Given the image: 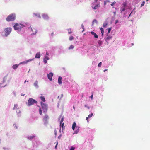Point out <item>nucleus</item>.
Wrapping results in <instances>:
<instances>
[{"label": "nucleus", "instance_id": "1", "mask_svg": "<svg viewBox=\"0 0 150 150\" xmlns=\"http://www.w3.org/2000/svg\"><path fill=\"white\" fill-rule=\"evenodd\" d=\"M16 16L15 14H11L8 15L6 18V20L8 22L13 21L15 19Z\"/></svg>", "mask_w": 150, "mask_h": 150}, {"label": "nucleus", "instance_id": "2", "mask_svg": "<svg viewBox=\"0 0 150 150\" xmlns=\"http://www.w3.org/2000/svg\"><path fill=\"white\" fill-rule=\"evenodd\" d=\"M37 102L32 98H30L28 100L27 105L28 106H30L34 103H37Z\"/></svg>", "mask_w": 150, "mask_h": 150}, {"label": "nucleus", "instance_id": "3", "mask_svg": "<svg viewBox=\"0 0 150 150\" xmlns=\"http://www.w3.org/2000/svg\"><path fill=\"white\" fill-rule=\"evenodd\" d=\"M23 26L22 24L16 23L14 26V28L15 30H21L22 28L23 27Z\"/></svg>", "mask_w": 150, "mask_h": 150}, {"label": "nucleus", "instance_id": "4", "mask_svg": "<svg viewBox=\"0 0 150 150\" xmlns=\"http://www.w3.org/2000/svg\"><path fill=\"white\" fill-rule=\"evenodd\" d=\"M12 30V29L11 28H7L5 29L4 31L5 33V35L7 36L9 35Z\"/></svg>", "mask_w": 150, "mask_h": 150}, {"label": "nucleus", "instance_id": "5", "mask_svg": "<svg viewBox=\"0 0 150 150\" xmlns=\"http://www.w3.org/2000/svg\"><path fill=\"white\" fill-rule=\"evenodd\" d=\"M42 108L44 110V112H46L47 110V105L44 104L42 102L41 103Z\"/></svg>", "mask_w": 150, "mask_h": 150}, {"label": "nucleus", "instance_id": "6", "mask_svg": "<svg viewBox=\"0 0 150 150\" xmlns=\"http://www.w3.org/2000/svg\"><path fill=\"white\" fill-rule=\"evenodd\" d=\"M28 29L30 31H31L33 33L32 34H33V35L35 34L37 32V29L35 28L30 27L28 28Z\"/></svg>", "mask_w": 150, "mask_h": 150}, {"label": "nucleus", "instance_id": "7", "mask_svg": "<svg viewBox=\"0 0 150 150\" xmlns=\"http://www.w3.org/2000/svg\"><path fill=\"white\" fill-rule=\"evenodd\" d=\"M53 75V73H50L48 74V78L50 81H51L52 80Z\"/></svg>", "mask_w": 150, "mask_h": 150}, {"label": "nucleus", "instance_id": "8", "mask_svg": "<svg viewBox=\"0 0 150 150\" xmlns=\"http://www.w3.org/2000/svg\"><path fill=\"white\" fill-rule=\"evenodd\" d=\"M100 6V3L96 4L94 6H92V8L93 9L95 10L97 9Z\"/></svg>", "mask_w": 150, "mask_h": 150}, {"label": "nucleus", "instance_id": "9", "mask_svg": "<svg viewBox=\"0 0 150 150\" xmlns=\"http://www.w3.org/2000/svg\"><path fill=\"white\" fill-rule=\"evenodd\" d=\"M49 119L48 116L47 115H45L43 118V120L44 121L46 122Z\"/></svg>", "mask_w": 150, "mask_h": 150}, {"label": "nucleus", "instance_id": "10", "mask_svg": "<svg viewBox=\"0 0 150 150\" xmlns=\"http://www.w3.org/2000/svg\"><path fill=\"white\" fill-rule=\"evenodd\" d=\"M29 59V60H26V61H23V62H21L20 63V64H27L28 62H29L31 61H32V60H33V59Z\"/></svg>", "mask_w": 150, "mask_h": 150}, {"label": "nucleus", "instance_id": "11", "mask_svg": "<svg viewBox=\"0 0 150 150\" xmlns=\"http://www.w3.org/2000/svg\"><path fill=\"white\" fill-rule=\"evenodd\" d=\"M49 59V58L47 56H45V58L44 59V62L45 64H46L47 63V60H48Z\"/></svg>", "mask_w": 150, "mask_h": 150}, {"label": "nucleus", "instance_id": "12", "mask_svg": "<svg viewBox=\"0 0 150 150\" xmlns=\"http://www.w3.org/2000/svg\"><path fill=\"white\" fill-rule=\"evenodd\" d=\"M62 78L61 76H59L58 79V83L59 84H62Z\"/></svg>", "mask_w": 150, "mask_h": 150}, {"label": "nucleus", "instance_id": "13", "mask_svg": "<svg viewBox=\"0 0 150 150\" xmlns=\"http://www.w3.org/2000/svg\"><path fill=\"white\" fill-rule=\"evenodd\" d=\"M91 34L94 36L95 38H98V35L94 32L91 31Z\"/></svg>", "mask_w": 150, "mask_h": 150}, {"label": "nucleus", "instance_id": "14", "mask_svg": "<svg viewBox=\"0 0 150 150\" xmlns=\"http://www.w3.org/2000/svg\"><path fill=\"white\" fill-rule=\"evenodd\" d=\"M112 39V36H108L105 39V41L107 42L109 40Z\"/></svg>", "mask_w": 150, "mask_h": 150}, {"label": "nucleus", "instance_id": "15", "mask_svg": "<svg viewBox=\"0 0 150 150\" xmlns=\"http://www.w3.org/2000/svg\"><path fill=\"white\" fill-rule=\"evenodd\" d=\"M42 17L45 20L49 18L48 15L45 14H44L42 15Z\"/></svg>", "mask_w": 150, "mask_h": 150}, {"label": "nucleus", "instance_id": "16", "mask_svg": "<svg viewBox=\"0 0 150 150\" xmlns=\"http://www.w3.org/2000/svg\"><path fill=\"white\" fill-rule=\"evenodd\" d=\"M40 52H38L36 54L35 57L36 58H40Z\"/></svg>", "mask_w": 150, "mask_h": 150}, {"label": "nucleus", "instance_id": "17", "mask_svg": "<svg viewBox=\"0 0 150 150\" xmlns=\"http://www.w3.org/2000/svg\"><path fill=\"white\" fill-rule=\"evenodd\" d=\"M76 126V124L75 122H74L72 126V129L73 130H74L75 129V128Z\"/></svg>", "mask_w": 150, "mask_h": 150}, {"label": "nucleus", "instance_id": "18", "mask_svg": "<svg viewBox=\"0 0 150 150\" xmlns=\"http://www.w3.org/2000/svg\"><path fill=\"white\" fill-rule=\"evenodd\" d=\"M18 66V64L13 65V66L12 68L13 69H15L17 68Z\"/></svg>", "mask_w": 150, "mask_h": 150}, {"label": "nucleus", "instance_id": "19", "mask_svg": "<svg viewBox=\"0 0 150 150\" xmlns=\"http://www.w3.org/2000/svg\"><path fill=\"white\" fill-rule=\"evenodd\" d=\"M108 25V23L107 22V21L106 22H105L104 23H103V27L104 28L105 27H106L107 25Z\"/></svg>", "mask_w": 150, "mask_h": 150}, {"label": "nucleus", "instance_id": "20", "mask_svg": "<svg viewBox=\"0 0 150 150\" xmlns=\"http://www.w3.org/2000/svg\"><path fill=\"white\" fill-rule=\"evenodd\" d=\"M60 126L61 127L62 129H63L64 128V123H62L61 125L60 124Z\"/></svg>", "mask_w": 150, "mask_h": 150}, {"label": "nucleus", "instance_id": "21", "mask_svg": "<svg viewBox=\"0 0 150 150\" xmlns=\"http://www.w3.org/2000/svg\"><path fill=\"white\" fill-rule=\"evenodd\" d=\"M100 30L101 33H102V35L103 36L104 33V29L102 28L101 27L100 28Z\"/></svg>", "mask_w": 150, "mask_h": 150}, {"label": "nucleus", "instance_id": "22", "mask_svg": "<svg viewBox=\"0 0 150 150\" xmlns=\"http://www.w3.org/2000/svg\"><path fill=\"white\" fill-rule=\"evenodd\" d=\"M41 100L43 102L45 101V98L43 96H42L40 97Z\"/></svg>", "mask_w": 150, "mask_h": 150}, {"label": "nucleus", "instance_id": "23", "mask_svg": "<svg viewBox=\"0 0 150 150\" xmlns=\"http://www.w3.org/2000/svg\"><path fill=\"white\" fill-rule=\"evenodd\" d=\"M38 82L37 81H36L34 83V85L35 87L38 86Z\"/></svg>", "mask_w": 150, "mask_h": 150}, {"label": "nucleus", "instance_id": "24", "mask_svg": "<svg viewBox=\"0 0 150 150\" xmlns=\"http://www.w3.org/2000/svg\"><path fill=\"white\" fill-rule=\"evenodd\" d=\"M112 28V27H110V28H109L107 29V30H108V34L109 33H110V32Z\"/></svg>", "mask_w": 150, "mask_h": 150}, {"label": "nucleus", "instance_id": "25", "mask_svg": "<svg viewBox=\"0 0 150 150\" xmlns=\"http://www.w3.org/2000/svg\"><path fill=\"white\" fill-rule=\"evenodd\" d=\"M18 105L17 104L15 105L14 106V107L13 108V110H15L16 109H18Z\"/></svg>", "mask_w": 150, "mask_h": 150}, {"label": "nucleus", "instance_id": "26", "mask_svg": "<svg viewBox=\"0 0 150 150\" xmlns=\"http://www.w3.org/2000/svg\"><path fill=\"white\" fill-rule=\"evenodd\" d=\"M98 43L100 46H101L103 42L99 40L98 41Z\"/></svg>", "mask_w": 150, "mask_h": 150}, {"label": "nucleus", "instance_id": "27", "mask_svg": "<svg viewBox=\"0 0 150 150\" xmlns=\"http://www.w3.org/2000/svg\"><path fill=\"white\" fill-rule=\"evenodd\" d=\"M74 48V46L72 45H71L69 48V49H72Z\"/></svg>", "mask_w": 150, "mask_h": 150}, {"label": "nucleus", "instance_id": "28", "mask_svg": "<svg viewBox=\"0 0 150 150\" xmlns=\"http://www.w3.org/2000/svg\"><path fill=\"white\" fill-rule=\"evenodd\" d=\"M64 117L63 116L62 117V118H61V120L60 121V125H61L62 123H63V122L64 121Z\"/></svg>", "mask_w": 150, "mask_h": 150}, {"label": "nucleus", "instance_id": "29", "mask_svg": "<svg viewBox=\"0 0 150 150\" xmlns=\"http://www.w3.org/2000/svg\"><path fill=\"white\" fill-rule=\"evenodd\" d=\"M67 30L68 31V33L69 34H71V33L72 31L71 29H68Z\"/></svg>", "mask_w": 150, "mask_h": 150}, {"label": "nucleus", "instance_id": "30", "mask_svg": "<svg viewBox=\"0 0 150 150\" xmlns=\"http://www.w3.org/2000/svg\"><path fill=\"white\" fill-rule=\"evenodd\" d=\"M74 39V37L72 36H70L69 38V40L70 41Z\"/></svg>", "mask_w": 150, "mask_h": 150}, {"label": "nucleus", "instance_id": "31", "mask_svg": "<svg viewBox=\"0 0 150 150\" xmlns=\"http://www.w3.org/2000/svg\"><path fill=\"white\" fill-rule=\"evenodd\" d=\"M39 113L40 115H41L42 114V111L40 108L39 109Z\"/></svg>", "mask_w": 150, "mask_h": 150}, {"label": "nucleus", "instance_id": "32", "mask_svg": "<svg viewBox=\"0 0 150 150\" xmlns=\"http://www.w3.org/2000/svg\"><path fill=\"white\" fill-rule=\"evenodd\" d=\"M34 14L36 16H37V17H39V18H40V15L39 14H38V13Z\"/></svg>", "mask_w": 150, "mask_h": 150}, {"label": "nucleus", "instance_id": "33", "mask_svg": "<svg viewBox=\"0 0 150 150\" xmlns=\"http://www.w3.org/2000/svg\"><path fill=\"white\" fill-rule=\"evenodd\" d=\"M93 115V113H92L88 115V118H90Z\"/></svg>", "mask_w": 150, "mask_h": 150}, {"label": "nucleus", "instance_id": "34", "mask_svg": "<svg viewBox=\"0 0 150 150\" xmlns=\"http://www.w3.org/2000/svg\"><path fill=\"white\" fill-rule=\"evenodd\" d=\"M116 3V2L114 1L111 4V6H114V5ZM113 8H114V7H113Z\"/></svg>", "mask_w": 150, "mask_h": 150}, {"label": "nucleus", "instance_id": "35", "mask_svg": "<svg viewBox=\"0 0 150 150\" xmlns=\"http://www.w3.org/2000/svg\"><path fill=\"white\" fill-rule=\"evenodd\" d=\"M32 137V136H30V137H28V139H30V140H31L33 138V137Z\"/></svg>", "mask_w": 150, "mask_h": 150}, {"label": "nucleus", "instance_id": "36", "mask_svg": "<svg viewBox=\"0 0 150 150\" xmlns=\"http://www.w3.org/2000/svg\"><path fill=\"white\" fill-rule=\"evenodd\" d=\"M101 64H102L101 62H100L98 65V66L99 67H100L101 66Z\"/></svg>", "mask_w": 150, "mask_h": 150}, {"label": "nucleus", "instance_id": "37", "mask_svg": "<svg viewBox=\"0 0 150 150\" xmlns=\"http://www.w3.org/2000/svg\"><path fill=\"white\" fill-rule=\"evenodd\" d=\"M145 4V2L144 1H143V2H142V3L141 4V7H142V6H143L144 4Z\"/></svg>", "mask_w": 150, "mask_h": 150}, {"label": "nucleus", "instance_id": "38", "mask_svg": "<svg viewBox=\"0 0 150 150\" xmlns=\"http://www.w3.org/2000/svg\"><path fill=\"white\" fill-rule=\"evenodd\" d=\"M75 148L74 147H71L70 149V150H74Z\"/></svg>", "mask_w": 150, "mask_h": 150}, {"label": "nucleus", "instance_id": "39", "mask_svg": "<svg viewBox=\"0 0 150 150\" xmlns=\"http://www.w3.org/2000/svg\"><path fill=\"white\" fill-rule=\"evenodd\" d=\"M93 97V93H92V95L90 97V98H91V99H92Z\"/></svg>", "mask_w": 150, "mask_h": 150}, {"label": "nucleus", "instance_id": "40", "mask_svg": "<svg viewBox=\"0 0 150 150\" xmlns=\"http://www.w3.org/2000/svg\"><path fill=\"white\" fill-rule=\"evenodd\" d=\"M84 106L85 107H86L88 109H89L90 108V107H89L88 106L86 105H84Z\"/></svg>", "mask_w": 150, "mask_h": 150}, {"label": "nucleus", "instance_id": "41", "mask_svg": "<svg viewBox=\"0 0 150 150\" xmlns=\"http://www.w3.org/2000/svg\"><path fill=\"white\" fill-rule=\"evenodd\" d=\"M13 126H14V127H16V129H17V126L16 125V124H14V125H13Z\"/></svg>", "mask_w": 150, "mask_h": 150}, {"label": "nucleus", "instance_id": "42", "mask_svg": "<svg viewBox=\"0 0 150 150\" xmlns=\"http://www.w3.org/2000/svg\"><path fill=\"white\" fill-rule=\"evenodd\" d=\"M78 132H79L78 131V130H76V131H75V133H76V134H77V133H78Z\"/></svg>", "mask_w": 150, "mask_h": 150}, {"label": "nucleus", "instance_id": "43", "mask_svg": "<svg viewBox=\"0 0 150 150\" xmlns=\"http://www.w3.org/2000/svg\"><path fill=\"white\" fill-rule=\"evenodd\" d=\"M57 144H58V142H57V144H56V145L55 146V149H57Z\"/></svg>", "mask_w": 150, "mask_h": 150}, {"label": "nucleus", "instance_id": "44", "mask_svg": "<svg viewBox=\"0 0 150 150\" xmlns=\"http://www.w3.org/2000/svg\"><path fill=\"white\" fill-rule=\"evenodd\" d=\"M88 118H88V117H86V120L87 121V122H88Z\"/></svg>", "mask_w": 150, "mask_h": 150}, {"label": "nucleus", "instance_id": "45", "mask_svg": "<svg viewBox=\"0 0 150 150\" xmlns=\"http://www.w3.org/2000/svg\"><path fill=\"white\" fill-rule=\"evenodd\" d=\"M97 21V20L96 19H94L93 21V22H96Z\"/></svg>", "mask_w": 150, "mask_h": 150}, {"label": "nucleus", "instance_id": "46", "mask_svg": "<svg viewBox=\"0 0 150 150\" xmlns=\"http://www.w3.org/2000/svg\"><path fill=\"white\" fill-rule=\"evenodd\" d=\"M54 132H55V135H56V134H57V131H56V130H55Z\"/></svg>", "mask_w": 150, "mask_h": 150}, {"label": "nucleus", "instance_id": "47", "mask_svg": "<svg viewBox=\"0 0 150 150\" xmlns=\"http://www.w3.org/2000/svg\"><path fill=\"white\" fill-rule=\"evenodd\" d=\"M125 8H124L122 9V11H121V12L124 11H125Z\"/></svg>", "mask_w": 150, "mask_h": 150}, {"label": "nucleus", "instance_id": "48", "mask_svg": "<svg viewBox=\"0 0 150 150\" xmlns=\"http://www.w3.org/2000/svg\"><path fill=\"white\" fill-rule=\"evenodd\" d=\"M118 20H116V22H115V23H117L118 22Z\"/></svg>", "mask_w": 150, "mask_h": 150}, {"label": "nucleus", "instance_id": "49", "mask_svg": "<svg viewBox=\"0 0 150 150\" xmlns=\"http://www.w3.org/2000/svg\"><path fill=\"white\" fill-rule=\"evenodd\" d=\"M113 13L115 15L116 14V12H114Z\"/></svg>", "mask_w": 150, "mask_h": 150}, {"label": "nucleus", "instance_id": "50", "mask_svg": "<svg viewBox=\"0 0 150 150\" xmlns=\"http://www.w3.org/2000/svg\"><path fill=\"white\" fill-rule=\"evenodd\" d=\"M107 69H105V70H104V71H104V72H105V71H107Z\"/></svg>", "mask_w": 150, "mask_h": 150}, {"label": "nucleus", "instance_id": "51", "mask_svg": "<svg viewBox=\"0 0 150 150\" xmlns=\"http://www.w3.org/2000/svg\"><path fill=\"white\" fill-rule=\"evenodd\" d=\"M73 108H74V109L75 110V107H74V106H73Z\"/></svg>", "mask_w": 150, "mask_h": 150}, {"label": "nucleus", "instance_id": "52", "mask_svg": "<svg viewBox=\"0 0 150 150\" xmlns=\"http://www.w3.org/2000/svg\"><path fill=\"white\" fill-rule=\"evenodd\" d=\"M46 54L47 55L48 54V52H47L46 53Z\"/></svg>", "mask_w": 150, "mask_h": 150}, {"label": "nucleus", "instance_id": "53", "mask_svg": "<svg viewBox=\"0 0 150 150\" xmlns=\"http://www.w3.org/2000/svg\"><path fill=\"white\" fill-rule=\"evenodd\" d=\"M98 0H95V2H97Z\"/></svg>", "mask_w": 150, "mask_h": 150}, {"label": "nucleus", "instance_id": "54", "mask_svg": "<svg viewBox=\"0 0 150 150\" xmlns=\"http://www.w3.org/2000/svg\"><path fill=\"white\" fill-rule=\"evenodd\" d=\"M5 81L4 79L3 81V82H4Z\"/></svg>", "mask_w": 150, "mask_h": 150}, {"label": "nucleus", "instance_id": "55", "mask_svg": "<svg viewBox=\"0 0 150 150\" xmlns=\"http://www.w3.org/2000/svg\"><path fill=\"white\" fill-rule=\"evenodd\" d=\"M82 27L83 28V29H84L83 26V25H82Z\"/></svg>", "mask_w": 150, "mask_h": 150}, {"label": "nucleus", "instance_id": "56", "mask_svg": "<svg viewBox=\"0 0 150 150\" xmlns=\"http://www.w3.org/2000/svg\"><path fill=\"white\" fill-rule=\"evenodd\" d=\"M26 82V81H25L24 82V83H25Z\"/></svg>", "mask_w": 150, "mask_h": 150}, {"label": "nucleus", "instance_id": "57", "mask_svg": "<svg viewBox=\"0 0 150 150\" xmlns=\"http://www.w3.org/2000/svg\"><path fill=\"white\" fill-rule=\"evenodd\" d=\"M20 112V110H19V112Z\"/></svg>", "mask_w": 150, "mask_h": 150}, {"label": "nucleus", "instance_id": "58", "mask_svg": "<svg viewBox=\"0 0 150 150\" xmlns=\"http://www.w3.org/2000/svg\"><path fill=\"white\" fill-rule=\"evenodd\" d=\"M132 45H133V43H132Z\"/></svg>", "mask_w": 150, "mask_h": 150}, {"label": "nucleus", "instance_id": "59", "mask_svg": "<svg viewBox=\"0 0 150 150\" xmlns=\"http://www.w3.org/2000/svg\"><path fill=\"white\" fill-rule=\"evenodd\" d=\"M149 0H146L147 1H148Z\"/></svg>", "mask_w": 150, "mask_h": 150}]
</instances>
